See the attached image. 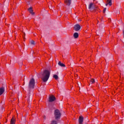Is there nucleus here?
Instances as JSON below:
<instances>
[{
  "label": "nucleus",
  "instance_id": "nucleus-14",
  "mask_svg": "<svg viewBox=\"0 0 124 124\" xmlns=\"http://www.w3.org/2000/svg\"><path fill=\"white\" fill-rule=\"evenodd\" d=\"M107 2L108 4L109 5V6H111V5H112V0H107Z\"/></svg>",
  "mask_w": 124,
  "mask_h": 124
},
{
  "label": "nucleus",
  "instance_id": "nucleus-10",
  "mask_svg": "<svg viewBox=\"0 0 124 124\" xmlns=\"http://www.w3.org/2000/svg\"><path fill=\"white\" fill-rule=\"evenodd\" d=\"M28 11L31 14V15H34V13L33 12V10H32V7H30L28 9Z\"/></svg>",
  "mask_w": 124,
  "mask_h": 124
},
{
  "label": "nucleus",
  "instance_id": "nucleus-24",
  "mask_svg": "<svg viewBox=\"0 0 124 124\" xmlns=\"http://www.w3.org/2000/svg\"><path fill=\"white\" fill-rule=\"evenodd\" d=\"M20 65H23V62H21L20 64Z\"/></svg>",
  "mask_w": 124,
  "mask_h": 124
},
{
  "label": "nucleus",
  "instance_id": "nucleus-17",
  "mask_svg": "<svg viewBox=\"0 0 124 124\" xmlns=\"http://www.w3.org/2000/svg\"><path fill=\"white\" fill-rule=\"evenodd\" d=\"M1 88H4V90H5V88H6V83L3 82V83L2 84V86L1 87Z\"/></svg>",
  "mask_w": 124,
  "mask_h": 124
},
{
  "label": "nucleus",
  "instance_id": "nucleus-16",
  "mask_svg": "<svg viewBox=\"0 0 124 124\" xmlns=\"http://www.w3.org/2000/svg\"><path fill=\"white\" fill-rule=\"evenodd\" d=\"M51 124H58V121L57 120H52Z\"/></svg>",
  "mask_w": 124,
  "mask_h": 124
},
{
  "label": "nucleus",
  "instance_id": "nucleus-3",
  "mask_svg": "<svg viewBox=\"0 0 124 124\" xmlns=\"http://www.w3.org/2000/svg\"><path fill=\"white\" fill-rule=\"evenodd\" d=\"M35 85V80L34 79V78H31V79H30L29 84V88L34 89Z\"/></svg>",
  "mask_w": 124,
  "mask_h": 124
},
{
  "label": "nucleus",
  "instance_id": "nucleus-2",
  "mask_svg": "<svg viewBox=\"0 0 124 124\" xmlns=\"http://www.w3.org/2000/svg\"><path fill=\"white\" fill-rule=\"evenodd\" d=\"M54 115L55 119L56 121H58L61 119V117H62V113L60 110L57 109L54 110Z\"/></svg>",
  "mask_w": 124,
  "mask_h": 124
},
{
  "label": "nucleus",
  "instance_id": "nucleus-5",
  "mask_svg": "<svg viewBox=\"0 0 124 124\" xmlns=\"http://www.w3.org/2000/svg\"><path fill=\"white\" fill-rule=\"evenodd\" d=\"M96 8H97V7L94 5L93 3H90L88 6V9L90 10L92 9H94V10H95Z\"/></svg>",
  "mask_w": 124,
  "mask_h": 124
},
{
  "label": "nucleus",
  "instance_id": "nucleus-12",
  "mask_svg": "<svg viewBox=\"0 0 124 124\" xmlns=\"http://www.w3.org/2000/svg\"><path fill=\"white\" fill-rule=\"evenodd\" d=\"M32 101V96H29V98H28V101L29 104H31V102Z\"/></svg>",
  "mask_w": 124,
  "mask_h": 124
},
{
  "label": "nucleus",
  "instance_id": "nucleus-21",
  "mask_svg": "<svg viewBox=\"0 0 124 124\" xmlns=\"http://www.w3.org/2000/svg\"><path fill=\"white\" fill-rule=\"evenodd\" d=\"M30 43L31 45H35V43L33 40L31 41Z\"/></svg>",
  "mask_w": 124,
  "mask_h": 124
},
{
  "label": "nucleus",
  "instance_id": "nucleus-29",
  "mask_svg": "<svg viewBox=\"0 0 124 124\" xmlns=\"http://www.w3.org/2000/svg\"><path fill=\"white\" fill-rule=\"evenodd\" d=\"M102 25V26H103V24H101Z\"/></svg>",
  "mask_w": 124,
  "mask_h": 124
},
{
  "label": "nucleus",
  "instance_id": "nucleus-8",
  "mask_svg": "<svg viewBox=\"0 0 124 124\" xmlns=\"http://www.w3.org/2000/svg\"><path fill=\"white\" fill-rule=\"evenodd\" d=\"M64 2L68 6H70L71 4V0H64Z\"/></svg>",
  "mask_w": 124,
  "mask_h": 124
},
{
  "label": "nucleus",
  "instance_id": "nucleus-4",
  "mask_svg": "<svg viewBox=\"0 0 124 124\" xmlns=\"http://www.w3.org/2000/svg\"><path fill=\"white\" fill-rule=\"evenodd\" d=\"M74 29L75 31H79L81 30V26L78 24H77L74 26Z\"/></svg>",
  "mask_w": 124,
  "mask_h": 124
},
{
  "label": "nucleus",
  "instance_id": "nucleus-22",
  "mask_svg": "<svg viewBox=\"0 0 124 124\" xmlns=\"http://www.w3.org/2000/svg\"><path fill=\"white\" fill-rule=\"evenodd\" d=\"M106 8H105L103 10V13H105V12H106Z\"/></svg>",
  "mask_w": 124,
  "mask_h": 124
},
{
  "label": "nucleus",
  "instance_id": "nucleus-26",
  "mask_svg": "<svg viewBox=\"0 0 124 124\" xmlns=\"http://www.w3.org/2000/svg\"><path fill=\"white\" fill-rule=\"evenodd\" d=\"M117 14H120V12L119 11L117 12Z\"/></svg>",
  "mask_w": 124,
  "mask_h": 124
},
{
  "label": "nucleus",
  "instance_id": "nucleus-20",
  "mask_svg": "<svg viewBox=\"0 0 124 124\" xmlns=\"http://www.w3.org/2000/svg\"><path fill=\"white\" fill-rule=\"evenodd\" d=\"M53 78H55V80H58L59 79V77L57 75H54Z\"/></svg>",
  "mask_w": 124,
  "mask_h": 124
},
{
  "label": "nucleus",
  "instance_id": "nucleus-9",
  "mask_svg": "<svg viewBox=\"0 0 124 124\" xmlns=\"http://www.w3.org/2000/svg\"><path fill=\"white\" fill-rule=\"evenodd\" d=\"M4 92H5V89L3 87L0 88V96L3 94Z\"/></svg>",
  "mask_w": 124,
  "mask_h": 124
},
{
  "label": "nucleus",
  "instance_id": "nucleus-15",
  "mask_svg": "<svg viewBox=\"0 0 124 124\" xmlns=\"http://www.w3.org/2000/svg\"><path fill=\"white\" fill-rule=\"evenodd\" d=\"M94 82H95V81L94 80V79L92 78L91 79V80H90V83L89 84V85H93V83H94Z\"/></svg>",
  "mask_w": 124,
  "mask_h": 124
},
{
  "label": "nucleus",
  "instance_id": "nucleus-18",
  "mask_svg": "<svg viewBox=\"0 0 124 124\" xmlns=\"http://www.w3.org/2000/svg\"><path fill=\"white\" fill-rule=\"evenodd\" d=\"M21 121L22 122H23V123H26V117H22Z\"/></svg>",
  "mask_w": 124,
  "mask_h": 124
},
{
  "label": "nucleus",
  "instance_id": "nucleus-13",
  "mask_svg": "<svg viewBox=\"0 0 124 124\" xmlns=\"http://www.w3.org/2000/svg\"><path fill=\"white\" fill-rule=\"evenodd\" d=\"M74 38H78L79 37V34L78 32H75L74 33Z\"/></svg>",
  "mask_w": 124,
  "mask_h": 124
},
{
  "label": "nucleus",
  "instance_id": "nucleus-19",
  "mask_svg": "<svg viewBox=\"0 0 124 124\" xmlns=\"http://www.w3.org/2000/svg\"><path fill=\"white\" fill-rule=\"evenodd\" d=\"M11 124H15V120H14V118H12V119L11 120Z\"/></svg>",
  "mask_w": 124,
  "mask_h": 124
},
{
  "label": "nucleus",
  "instance_id": "nucleus-6",
  "mask_svg": "<svg viewBox=\"0 0 124 124\" xmlns=\"http://www.w3.org/2000/svg\"><path fill=\"white\" fill-rule=\"evenodd\" d=\"M78 124H83L84 123V117L83 116L81 115L78 117Z\"/></svg>",
  "mask_w": 124,
  "mask_h": 124
},
{
  "label": "nucleus",
  "instance_id": "nucleus-27",
  "mask_svg": "<svg viewBox=\"0 0 124 124\" xmlns=\"http://www.w3.org/2000/svg\"><path fill=\"white\" fill-rule=\"evenodd\" d=\"M50 9H52V6H50V7H49Z\"/></svg>",
  "mask_w": 124,
  "mask_h": 124
},
{
  "label": "nucleus",
  "instance_id": "nucleus-1",
  "mask_svg": "<svg viewBox=\"0 0 124 124\" xmlns=\"http://www.w3.org/2000/svg\"><path fill=\"white\" fill-rule=\"evenodd\" d=\"M51 74V72L50 71L45 70L44 71L43 73L42 74L43 78L42 80L44 82H46L50 78V75Z\"/></svg>",
  "mask_w": 124,
  "mask_h": 124
},
{
  "label": "nucleus",
  "instance_id": "nucleus-7",
  "mask_svg": "<svg viewBox=\"0 0 124 124\" xmlns=\"http://www.w3.org/2000/svg\"><path fill=\"white\" fill-rule=\"evenodd\" d=\"M56 100V97L54 95H51L49 97V102H53Z\"/></svg>",
  "mask_w": 124,
  "mask_h": 124
},
{
  "label": "nucleus",
  "instance_id": "nucleus-23",
  "mask_svg": "<svg viewBox=\"0 0 124 124\" xmlns=\"http://www.w3.org/2000/svg\"><path fill=\"white\" fill-rule=\"evenodd\" d=\"M2 112H3V111H4V108H2Z\"/></svg>",
  "mask_w": 124,
  "mask_h": 124
},
{
  "label": "nucleus",
  "instance_id": "nucleus-11",
  "mask_svg": "<svg viewBox=\"0 0 124 124\" xmlns=\"http://www.w3.org/2000/svg\"><path fill=\"white\" fill-rule=\"evenodd\" d=\"M58 64V65H59V66H61V67H65V65L63 63H62L61 61L59 62Z\"/></svg>",
  "mask_w": 124,
  "mask_h": 124
},
{
  "label": "nucleus",
  "instance_id": "nucleus-25",
  "mask_svg": "<svg viewBox=\"0 0 124 124\" xmlns=\"http://www.w3.org/2000/svg\"><path fill=\"white\" fill-rule=\"evenodd\" d=\"M108 3H107V4H106V6H107V5H108Z\"/></svg>",
  "mask_w": 124,
  "mask_h": 124
},
{
  "label": "nucleus",
  "instance_id": "nucleus-28",
  "mask_svg": "<svg viewBox=\"0 0 124 124\" xmlns=\"http://www.w3.org/2000/svg\"><path fill=\"white\" fill-rule=\"evenodd\" d=\"M81 84V82H79V83H78V85H79V84Z\"/></svg>",
  "mask_w": 124,
  "mask_h": 124
}]
</instances>
